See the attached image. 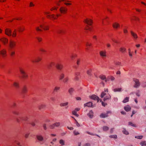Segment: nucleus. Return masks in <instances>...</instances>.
<instances>
[{"instance_id": "nucleus-20", "label": "nucleus", "mask_w": 146, "mask_h": 146, "mask_svg": "<svg viewBox=\"0 0 146 146\" xmlns=\"http://www.w3.org/2000/svg\"><path fill=\"white\" fill-rule=\"evenodd\" d=\"M111 96L110 94H109L108 95H107L104 98L103 100L104 101H105L107 100L110 99H111Z\"/></svg>"}, {"instance_id": "nucleus-29", "label": "nucleus", "mask_w": 146, "mask_h": 146, "mask_svg": "<svg viewBox=\"0 0 146 146\" xmlns=\"http://www.w3.org/2000/svg\"><path fill=\"white\" fill-rule=\"evenodd\" d=\"M102 129L104 131H106L109 129V127L106 126H104L103 127Z\"/></svg>"}, {"instance_id": "nucleus-27", "label": "nucleus", "mask_w": 146, "mask_h": 146, "mask_svg": "<svg viewBox=\"0 0 146 146\" xmlns=\"http://www.w3.org/2000/svg\"><path fill=\"white\" fill-rule=\"evenodd\" d=\"M68 102H66L65 103H61L60 104V106L61 107L65 106L68 105Z\"/></svg>"}, {"instance_id": "nucleus-16", "label": "nucleus", "mask_w": 146, "mask_h": 146, "mask_svg": "<svg viewBox=\"0 0 146 146\" xmlns=\"http://www.w3.org/2000/svg\"><path fill=\"white\" fill-rule=\"evenodd\" d=\"M41 60V58L40 57H38L35 58V60H32L31 61L33 62H38Z\"/></svg>"}, {"instance_id": "nucleus-40", "label": "nucleus", "mask_w": 146, "mask_h": 146, "mask_svg": "<svg viewBox=\"0 0 146 146\" xmlns=\"http://www.w3.org/2000/svg\"><path fill=\"white\" fill-rule=\"evenodd\" d=\"M73 133L74 135H77L80 134V133L77 131L74 130L73 131Z\"/></svg>"}, {"instance_id": "nucleus-30", "label": "nucleus", "mask_w": 146, "mask_h": 146, "mask_svg": "<svg viewBox=\"0 0 146 146\" xmlns=\"http://www.w3.org/2000/svg\"><path fill=\"white\" fill-rule=\"evenodd\" d=\"M13 85L16 88H18L19 87V83L16 82H14Z\"/></svg>"}, {"instance_id": "nucleus-36", "label": "nucleus", "mask_w": 146, "mask_h": 146, "mask_svg": "<svg viewBox=\"0 0 146 146\" xmlns=\"http://www.w3.org/2000/svg\"><path fill=\"white\" fill-rule=\"evenodd\" d=\"M92 71V69H90L88 70L87 71V74L89 75V76L91 75V72Z\"/></svg>"}, {"instance_id": "nucleus-4", "label": "nucleus", "mask_w": 146, "mask_h": 146, "mask_svg": "<svg viewBox=\"0 0 146 146\" xmlns=\"http://www.w3.org/2000/svg\"><path fill=\"white\" fill-rule=\"evenodd\" d=\"M45 14L47 15V17L51 19L52 18H53L54 19H56L57 18L54 16V14L51 15H48L50 13L49 12H46L45 13Z\"/></svg>"}, {"instance_id": "nucleus-14", "label": "nucleus", "mask_w": 146, "mask_h": 146, "mask_svg": "<svg viewBox=\"0 0 146 146\" xmlns=\"http://www.w3.org/2000/svg\"><path fill=\"white\" fill-rule=\"evenodd\" d=\"M0 41L3 42L4 44L7 43L8 42V39L5 38H0Z\"/></svg>"}, {"instance_id": "nucleus-13", "label": "nucleus", "mask_w": 146, "mask_h": 146, "mask_svg": "<svg viewBox=\"0 0 146 146\" xmlns=\"http://www.w3.org/2000/svg\"><path fill=\"white\" fill-rule=\"evenodd\" d=\"M100 56L103 58L106 57V52L105 51H101L100 52Z\"/></svg>"}, {"instance_id": "nucleus-12", "label": "nucleus", "mask_w": 146, "mask_h": 146, "mask_svg": "<svg viewBox=\"0 0 146 146\" xmlns=\"http://www.w3.org/2000/svg\"><path fill=\"white\" fill-rule=\"evenodd\" d=\"M60 11L61 13H65L67 11V9L64 7H61L60 9Z\"/></svg>"}, {"instance_id": "nucleus-23", "label": "nucleus", "mask_w": 146, "mask_h": 146, "mask_svg": "<svg viewBox=\"0 0 146 146\" xmlns=\"http://www.w3.org/2000/svg\"><path fill=\"white\" fill-rule=\"evenodd\" d=\"M99 77L102 80H105V81L106 82L108 80L106 79V77L105 76L101 75L99 76Z\"/></svg>"}, {"instance_id": "nucleus-31", "label": "nucleus", "mask_w": 146, "mask_h": 146, "mask_svg": "<svg viewBox=\"0 0 146 146\" xmlns=\"http://www.w3.org/2000/svg\"><path fill=\"white\" fill-rule=\"evenodd\" d=\"M65 76V75L63 73H61L60 74L59 76V79L60 80H62L63 78H64Z\"/></svg>"}, {"instance_id": "nucleus-38", "label": "nucleus", "mask_w": 146, "mask_h": 146, "mask_svg": "<svg viewBox=\"0 0 146 146\" xmlns=\"http://www.w3.org/2000/svg\"><path fill=\"white\" fill-rule=\"evenodd\" d=\"M60 89V87H59L56 86L54 89V92H57Z\"/></svg>"}, {"instance_id": "nucleus-25", "label": "nucleus", "mask_w": 146, "mask_h": 146, "mask_svg": "<svg viewBox=\"0 0 146 146\" xmlns=\"http://www.w3.org/2000/svg\"><path fill=\"white\" fill-rule=\"evenodd\" d=\"M131 33L132 35L134 37V38L137 39V36L136 34L134 33L131 31Z\"/></svg>"}, {"instance_id": "nucleus-45", "label": "nucleus", "mask_w": 146, "mask_h": 146, "mask_svg": "<svg viewBox=\"0 0 146 146\" xmlns=\"http://www.w3.org/2000/svg\"><path fill=\"white\" fill-rule=\"evenodd\" d=\"M12 36L13 37H15L16 36V30L15 29L13 33Z\"/></svg>"}, {"instance_id": "nucleus-35", "label": "nucleus", "mask_w": 146, "mask_h": 146, "mask_svg": "<svg viewBox=\"0 0 146 146\" xmlns=\"http://www.w3.org/2000/svg\"><path fill=\"white\" fill-rule=\"evenodd\" d=\"M140 144L141 146H146V141H142L140 143Z\"/></svg>"}, {"instance_id": "nucleus-55", "label": "nucleus", "mask_w": 146, "mask_h": 146, "mask_svg": "<svg viewBox=\"0 0 146 146\" xmlns=\"http://www.w3.org/2000/svg\"><path fill=\"white\" fill-rule=\"evenodd\" d=\"M75 120L76 121V125L78 127H79L80 126V124L78 123V121H76V120L75 119Z\"/></svg>"}, {"instance_id": "nucleus-42", "label": "nucleus", "mask_w": 146, "mask_h": 146, "mask_svg": "<svg viewBox=\"0 0 146 146\" xmlns=\"http://www.w3.org/2000/svg\"><path fill=\"white\" fill-rule=\"evenodd\" d=\"M64 141L62 139H60L59 141L60 143L62 145H64Z\"/></svg>"}, {"instance_id": "nucleus-53", "label": "nucleus", "mask_w": 146, "mask_h": 146, "mask_svg": "<svg viewBox=\"0 0 146 146\" xmlns=\"http://www.w3.org/2000/svg\"><path fill=\"white\" fill-rule=\"evenodd\" d=\"M42 126H43L44 129L45 130H46L47 128L46 127V124H45V123L43 124Z\"/></svg>"}, {"instance_id": "nucleus-60", "label": "nucleus", "mask_w": 146, "mask_h": 146, "mask_svg": "<svg viewBox=\"0 0 146 146\" xmlns=\"http://www.w3.org/2000/svg\"><path fill=\"white\" fill-rule=\"evenodd\" d=\"M36 38L37 39L38 41L39 42L41 41L42 40V38H39V37H36Z\"/></svg>"}, {"instance_id": "nucleus-22", "label": "nucleus", "mask_w": 146, "mask_h": 146, "mask_svg": "<svg viewBox=\"0 0 146 146\" xmlns=\"http://www.w3.org/2000/svg\"><path fill=\"white\" fill-rule=\"evenodd\" d=\"M108 116V115L107 114L102 113L100 115V117L101 118H104L107 117Z\"/></svg>"}, {"instance_id": "nucleus-44", "label": "nucleus", "mask_w": 146, "mask_h": 146, "mask_svg": "<svg viewBox=\"0 0 146 146\" xmlns=\"http://www.w3.org/2000/svg\"><path fill=\"white\" fill-rule=\"evenodd\" d=\"M128 125L133 127H136V125L135 124H133L132 123L130 122H128Z\"/></svg>"}, {"instance_id": "nucleus-41", "label": "nucleus", "mask_w": 146, "mask_h": 146, "mask_svg": "<svg viewBox=\"0 0 146 146\" xmlns=\"http://www.w3.org/2000/svg\"><path fill=\"white\" fill-rule=\"evenodd\" d=\"M109 137L111 138H113L115 139H116L117 138V135H111L109 136Z\"/></svg>"}, {"instance_id": "nucleus-8", "label": "nucleus", "mask_w": 146, "mask_h": 146, "mask_svg": "<svg viewBox=\"0 0 146 146\" xmlns=\"http://www.w3.org/2000/svg\"><path fill=\"white\" fill-rule=\"evenodd\" d=\"M56 68L58 70L62 69L63 67V65L60 63H58L55 65Z\"/></svg>"}, {"instance_id": "nucleus-11", "label": "nucleus", "mask_w": 146, "mask_h": 146, "mask_svg": "<svg viewBox=\"0 0 146 146\" xmlns=\"http://www.w3.org/2000/svg\"><path fill=\"white\" fill-rule=\"evenodd\" d=\"M106 92H108V90L107 88H105L104 89V91L102 92L101 94L100 97L101 98H103L104 96L106 95Z\"/></svg>"}, {"instance_id": "nucleus-64", "label": "nucleus", "mask_w": 146, "mask_h": 146, "mask_svg": "<svg viewBox=\"0 0 146 146\" xmlns=\"http://www.w3.org/2000/svg\"><path fill=\"white\" fill-rule=\"evenodd\" d=\"M102 105L104 107L106 105V103H105L104 102H102Z\"/></svg>"}, {"instance_id": "nucleus-46", "label": "nucleus", "mask_w": 146, "mask_h": 146, "mask_svg": "<svg viewBox=\"0 0 146 146\" xmlns=\"http://www.w3.org/2000/svg\"><path fill=\"white\" fill-rule=\"evenodd\" d=\"M68 77H66L65 78H64L63 80V82L65 83H67L68 82Z\"/></svg>"}, {"instance_id": "nucleus-50", "label": "nucleus", "mask_w": 146, "mask_h": 146, "mask_svg": "<svg viewBox=\"0 0 146 146\" xmlns=\"http://www.w3.org/2000/svg\"><path fill=\"white\" fill-rule=\"evenodd\" d=\"M24 28H22L21 27H19L18 28V31L19 32H22L24 31Z\"/></svg>"}, {"instance_id": "nucleus-6", "label": "nucleus", "mask_w": 146, "mask_h": 146, "mask_svg": "<svg viewBox=\"0 0 146 146\" xmlns=\"http://www.w3.org/2000/svg\"><path fill=\"white\" fill-rule=\"evenodd\" d=\"M90 98L93 100H97L98 102L99 100V98L97 96L95 95H92L90 96Z\"/></svg>"}, {"instance_id": "nucleus-33", "label": "nucleus", "mask_w": 146, "mask_h": 146, "mask_svg": "<svg viewBox=\"0 0 146 146\" xmlns=\"http://www.w3.org/2000/svg\"><path fill=\"white\" fill-rule=\"evenodd\" d=\"M40 27L41 28H43L44 30H48V28L46 26H45L44 25H43V26L40 25Z\"/></svg>"}, {"instance_id": "nucleus-17", "label": "nucleus", "mask_w": 146, "mask_h": 146, "mask_svg": "<svg viewBox=\"0 0 146 146\" xmlns=\"http://www.w3.org/2000/svg\"><path fill=\"white\" fill-rule=\"evenodd\" d=\"M93 112L92 110L90 111L89 113H88V116L90 118H92L93 116Z\"/></svg>"}, {"instance_id": "nucleus-15", "label": "nucleus", "mask_w": 146, "mask_h": 146, "mask_svg": "<svg viewBox=\"0 0 146 146\" xmlns=\"http://www.w3.org/2000/svg\"><path fill=\"white\" fill-rule=\"evenodd\" d=\"M36 137L37 139L40 141H42L44 140L43 137L41 135H37Z\"/></svg>"}, {"instance_id": "nucleus-56", "label": "nucleus", "mask_w": 146, "mask_h": 146, "mask_svg": "<svg viewBox=\"0 0 146 146\" xmlns=\"http://www.w3.org/2000/svg\"><path fill=\"white\" fill-rule=\"evenodd\" d=\"M29 135V133H27L25 134V137L26 138H27Z\"/></svg>"}, {"instance_id": "nucleus-18", "label": "nucleus", "mask_w": 146, "mask_h": 146, "mask_svg": "<svg viewBox=\"0 0 146 146\" xmlns=\"http://www.w3.org/2000/svg\"><path fill=\"white\" fill-rule=\"evenodd\" d=\"M92 105V103L91 102H89L84 104V107L88 106V107H91Z\"/></svg>"}, {"instance_id": "nucleus-21", "label": "nucleus", "mask_w": 146, "mask_h": 146, "mask_svg": "<svg viewBox=\"0 0 146 146\" xmlns=\"http://www.w3.org/2000/svg\"><path fill=\"white\" fill-rule=\"evenodd\" d=\"M119 25L116 23H115L113 24V27L115 29H117L118 27H119Z\"/></svg>"}, {"instance_id": "nucleus-48", "label": "nucleus", "mask_w": 146, "mask_h": 146, "mask_svg": "<svg viewBox=\"0 0 146 146\" xmlns=\"http://www.w3.org/2000/svg\"><path fill=\"white\" fill-rule=\"evenodd\" d=\"M55 126L58 127L60 125V122H56L54 123Z\"/></svg>"}, {"instance_id": "nucleus-59", "label": "nucleus", "mask_w": 146, "mask_h": 146, "mask_svg": "<svg viewBox=\"0 0 146 146\" xmlns=\"http://www.w3.org/2000/svg\"><path fill=\"white\" fill-rule=\"evenodd\" d=\"M116 65H120V66H121V62H116Z\"/></svg>"}, {"instance_id": "nucleus-9", "label": "nucleus", "mask_w": 146, "mask_h": 146, "mask_svg": "<svg viewBox=\"0 0 146 146\" xmlns=\"http://www.w3.org/2000/svg\"><path fill=\"white\" fill-rule=\"evenodd\" d=\"M84 22L90 25H91L92 23V20L90 19H85L84 20Z\"/></svg>"}, {"instance_id": "nucleus-1", "label": "nucleus", "mask_w": 146, "mask_h": 146, "mask_svg": "<svg viewBox=\"0 0 146 146\" xmlns=\"http://www.w3.org/2000/svg\"><path fill=\"white\" fill-rule=\"evenodd\" d=\"M20 71L22 75V78H25L27 77V75L25 71L23 69L20 68Z\"/></svg>"}, {"instance_id": "nucleus-10", "label": "nucleus", "mask_w": 146, "mask_h": 146, "mask_svg": "<svg viewBox=\"0 0 146 146\" xmlns=\"http://www.w3.org/2000/svg\"><path fill=\"white\" fill-rule=\"evenodd\" d=\"M11 30L8 29H6L5 31V33L8 36H11Z\"/></svg>"}, {"instance_id": "nucleus-5", "label": "nucleus", "mask_w": 146, "mask_h": 146, "mask_svg": "<svg viewBox=\"0 0 146 146\" xmlns=\"http://www.w3.org/2000/svg\"><path fill=\"white\" fill-rule=\"evenodd\" d=\"M17 122L18 123L20 122V120L27 121V117H19V118H17L16 119Z\"/></svg>"}, {"instance_id": "nucleus-54", "label": "nucleus", "mask_w": 146, "mask_h": 146, "mask_svg": "<svg viewBox=\"0 0 146 146\" xmlns=\"http://www.w3.org/2000/svg\"><path fill=\"white\" fill-rule=\"evenodd\" d=\"M110 79L111 81L114 80L115 79V78L112 76H111L110 77Z\"/></svg>"}, {"instance_id": "nucleus-52", "label": "nucleus", "mask_w": 146, "mask_h": 146, "mask_svg": "<svg viewBox=\"0 0 146 146\" xmlns=\"http://www.w3.org/2000/svg\"><path fill=\"white\" fill-rule=\"evenodd\" d=\"M55 127V125H54V123H53L52 124L50 125L49 126V127H50V128L51 129H53Z\"/></svg>"}, {"instance_id": "nucleus-26", "label": "nucleus", "mask_w": 146, "mask_h": 146, "mask_svg": "<svg viewBox=\"0 0 146 146\" xmlns=\"http://www.w3.org/2000/svg\"><path fill=\"white\" fill-rule=\"evenodd\" d=\"M123 130L122 131V132L123 134L126 135H128L129 134V133L128 131L126 130L125 128H123Z\"/></svg>"}, {"instance_id": "nucleus-24", "label": "nucleus", "mask_w": 146, "mask_h": 146, "mask_svg": "<svg viewBox=\"0 0 146 146\" xmlns=\"http://www.w3.org/2000/svg\"><path fill=\"white\" fill-rule=\"evenodd\" d=\"M6 51L4 49L2 50L0 52V54H1L3 57H4L5 55L6 54Z\"/></svg>"}, {"instance_id": "nucleus-49", "label": "nucleus", "mask_w": 146, "mask_h": 146, "mask_svg": "<svg viewBox=\"0 0 146 146\" xmlns=\"http://www.w3.org/2000/svg\"><path fill=\"white\" fill-rule=\"evenodd\" d=\"M143 136L142 135L136 136L135 137V138H137L139 139H141L142 138Z\"/></svg>"}, {"instance_id": "nucleus-39", "label": "nucleus", "mask_w": 146, "mask_h": 146, "mask_svg": "<svg viewBox=\"0 0 146 146\" xmlns=\"http://www.w3.org/2000/svg\"><path fill=\"white\" fill-rule=\"evenodd\" d=\"M14 143L17 144L19 146H22V145H20V142L17 141L15 140L13 143V144H14Z\"/></svg>"}, {"instance_id": "nucleus-61", "label": "nucleus", "mask_w": 146, "mask_h": 146, "mask_svg": "<svg viewBox=\"0 0 146 146\" xmlns=\"http://www.w3.org/2000/svg\"><path fill=\"white\" fill-rule=\"evenodd\" d=\"M79 74V73H75V77H76V80H77V76H78V75Z\"/></svg>"}, {"instance_id": "nucleus-19", "label": "nucleus", "mask_w": 146, "mask_h": 146, "mask_svg": "<svg viewBox=\"0 0 146 146\" xmlns=\"http://www.w3.org/2000/svg\"><path fill=\"white\" fill-rule=\"evenodd\" d=\"M124 109L126 111H128L131 110V108L129 106L127 105L124 107Z\"/></svg>"}, {"instance_id": "nucleus-43", "label": "nucleus", "mask_w": 146, "mask_h": 146, "mask_svg": "<svg viewBox=\"0 0 146 146\" xmlns=\"http://www.w3.org/2000/svg\"><path fill=\"white\" fill-rule=\"evenodd\" d=\"M121 89V88H115L113 90L114 92H120Z\"/></svg>"}, {"instance_id": "nucleus-7", "label": "nucleus", "mask_w": 146, "mask_h": 146, "mask_svg": "<svg viewBox=\"0 0 146 146\" xmlns=\"http://www.w3.org/2000/svg\"><path fill=\"white\" fill-rule=\"evenodd\" d=\"M80 109L79 108H75V110L72 111V113L73 115H75L76 116L78 117L79 115L76 113L77 111H79Z\"/></svg>"}, {"instance_id": "nucleus-37", "label": "nucleus", "mask_w": 146, "mask_h": 146, "mask_svg": "<svg viewBox=\"0 0 146 146\" xmlns=\"http://www.w3.org/2000/svg\"><path fill=\"white\" fill-rule=\"evenodd\" d=\"M126 49L125 48H121L119 49V50L122 53H124Z\"/></svg>"}, {"instance_id": "nucleus-63", "label": "nucleus", "mask_w": 146, "mask_h": 146, "mask_svg": "<svg viewBox=\"0 0 146 146\" xmlns=\"http://www.w3.org/2000/svg\"><path fill=\"white\" fill-rule=\"evenodd\" d=\"M57 9V7H54L50 9L51 11H52L53 10H56Z\"/></svg>"}, {"instance_id": "nucleus-34", "label": "nucleus", "mask_w": 146, "mask_h": 146, "mask_svg": "<svg viewBox=\"0 0 146 146\" xmlns=\"http://www.w3.org/2000/svg\"><path fill=\"white\" fill-rule=\"evenodd\" d=\"M129 100V98L128 97H126L123 101L122 102L123 103H125L128 102Z\"/></svg>"}, {"instance_id": "nucleus-3", "label": "nucleus", "mask_w": 146, "mask_h": 146, "mask_svg": "<svg viewBox=\"0 0 146 146\" xmlns=\"http://www.w3.org/2000/svg\"><path fill=\"white\" fill-rule=\"evenodd\" d=\"M15 44L16 43L15 42L10 40L9 43V49H11L15 46Z\"/></svg>"}, {"instance_id": "nucleus-32", "label": "nucleus", "mask_w": 146, "mask_h": 146, "mask_svg": "<svg viewBox=\"0 0 146 146\" xmlns=\"http://www.w3.org/2000/svg\"><path fill=\"white\" fill-rule=\"evenodd\" d=\"M9 54L11 56H13V55L15 54V52L14 51H11V49H9Z\"/></svg>"}, {"instance_id": "nucleus-62", "label": "nucleus", "mask_w": 146, "mask_h": 146, "mask_svg": "<svg viewBox=\"0 0 146 146\" xmlns=\"http://www.w3.org/2000/svg\"><path fill=\"white\" fill-rule=\"evenodd\" d=\"M114 129V128H112L110 130V132L111 133H113Z\"/></svg>"}, {"instance_id": "nucleus-28", "label": "nucleus", "mask_w": 146, "mask_h": 146, "mask_svg": "<svg viewBox=\"0 0 146 146\" xmlns=\"http://www.w3.org/2000/svg\"><path fill=\"white\" fill-rule=\"evenodd\" d=\"M74 91V89L72 88H70L68 90V92L70 94V95H72V93Z\"/></svg>"}, {"instance_id": "nucleus-51", "label": "nucleus", "mask_w": 146, "mask_h": 146, "mask_svg": "<svg viewBox=\"0 0 146 146\" xmlns=\"http://www.w3.org/2000/svg\"><path fill=\"white\" fill-rule=\"evenodd\" d=\"M22 91L23 93L26 92L27 91V89L25 87H24L22 89Z\"/></svg>"}, {"instance_id": "nucleus-47", "label": "nucleus", "mask_w": 146, "mask_h": 146, "mask_svg": "<svg viewBox=\"0 0 146 146\" xmlns=\"http://www.w3.org/2000/svg\"><path fill=\"white\" fill-rule=\"evenodd\" d=\"M55 64L53 62H52L48 66V68H49L52 67L53 65H54Z\"/></svg>"}, {"instance_id": "nucleus-57", "label": "nucleus", "mask_w": 146, "mask_h": 146, "mask_svg": "<svg viewBox=\"0 0 146 146\" xmlns=\"http://www.w3.org/2000/svg\"><path fill=\"white\" fill-rule=\"evenodd\" d=\"M40 50L42 52H46V51L45 50L42 48L40 49Z\"/></svg>"}, {"instance_id": "nucleus-2", "label": "nucleus", "mask_w": 146, "mask_h": 146, "mask_svg": "<svg viewBox=\"0 0 146 146\" xmlns=\"http://www.w3.org/2000/svg\"><path fill=\"white\" fill-rule=\"evenodd\" d=\"M134 81L135 83L134 85V87L135 88H137L139 87L140 85V83L139 80L137 79L134 80Z\"/></svg>"}, {"instance_id": "nucleus-58", "label": "nucleus", "mask_w": 146, "mask_h": 146, "mask_svg": "<svg viewBox=\"0 0 146 146\" xmlns=\"http://www.w3.org/2000/svg\"><path fill=\"white\" fill-rule=\"evenodd\" d=\"M91 145L90 143H86L84 144V146H90Z\"/></svg>"}]
</instances>
